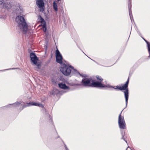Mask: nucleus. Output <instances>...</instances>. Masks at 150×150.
<instances>
[{
	"instance_id": "f257e3e1",
	"label": "nucleus",
	"mask_w": 150,
	"mask_h": 150,
	"mask_svg": "<svg viewBox=\"0 0 150 150\" xmlns=\"http://www.w3.org/2000/svg\"><path fill=\"white\" fill-rule=\"evenodd\" d=\"M16 20L18 23V27L23 33L25 34L27 31L28 25L24 17L21 16H18L16 17Z\"/></svg>"
},
{
	"instance_id": "f03ea898",
	"label": "nucleus",
	"mask_w": 150,
	"mask_h": 150,
	"mask_svg": "<svg viewBox=\"0 0 150 150\" xmlns=\"http://www.w3.org/2000/svg\"><path fill=\"white\" fill-rule=\"evenodd\" d=\"M129 77L127 80V81L122 86H110L109 87L111 88H112L115 89H118L121 91L122 90H125L124 92L125 97V99L126 102V106H127L128 100L129 97V90L128 88L129 83Z\"/></svg>"
},
{
	"instance_id": "7ed1b4c3",
	"label": "nucleus",
	"mask_w": 150,
	"mask_h": 150,
	"mask_svg": "<svg viewBox=\"0 0 150 150\" xmlns=\"http://www.w3.org/2000/svg\"><path fill=\"white\" fill-rule=\"evenodd\" d=\"M61 71L64 75L67 76L70 74L71 70H73L76 74H78L81 76H83L81 74H80L77 70L74 69L71 66H68L65 64H61V66L60 68Z\"/></svg>"
},
{
	"instance_id": "20e7f679",
	"label": "nucleus",
	"mask_w": 150,
	"mask_h": 150,
	"mask_svg": "<svg viewBox=\"0 0 150 150\" xmlns=\"http://www.w3.org/2000/svg\"><path fill=\"white\" fill-rule=\"evenodd\" d=\"M122 111L121 112L119 115L118 119V123L119 127L120 129H125L126 128V123L125 122L124 117L121 115Z\"/></svg>"
},
{
	"instance_id": "39448f33",
	"label": "nucleus",
	"mask_w": 150,
	"mask_h": 150,
	"mask_svg": "<svg viewBox=\"0 0 150 150\" xmlns=\"http://www.w3.org/2000/svg\"><path fill=\"white\" fill-rule=\"evenodd\" d=\"M92 83L91 84L90 86L92 87H97L100 88H103L107 87V86L102 83L100 82L93 81H92Z\"/></svg>"
},
{
	"instance_id": "423d86ee",
	"label": "nucleus",
	"mask_w": 150,
	"mask_h": 150,
	"mask_svg": "<svg viewBox=\"0 0 150 150\" xmlns=\"http://www.w3.org/2000/svg\"><path fill=\"white\" fill-rule=\"evenodd\" d=\"M83 76L82 77H84L81 81V83L83 86H90L91 84V79L89 78H86L85 76L81 74Z\"/></svg>"
},
{
	"instance_id": "0eeeda50",
	"label": "nucleus",
	"mask_w": 150,
	"mask_h": 150,
	"mask_svg": "<svg viewBox=\"0 0 150 150\" xmlns=\"http://www.w3.org/2000/svg\"><path fill=\"white\" fill-rule=\"evenodd\" d=\"M56 61L57 63L61 64H63L62 61V57L58 49L56 51Z\"/></svg>"
},
{
	"instance_id": "6e6552de",
	"label": "nucleus",
	"mask_w": 150,
	"mask_h": 150,
	"mask_svg": "<svg viewBox=\"0 0 150 150\" xmlns=\"http://www.w3.org/2000/svg\"><path fill=\"white\" fill-rule=\"evenodd\" d=\"M36 3L38 7L40 8V11L43 12L44 11L43 8L44 6L43 0H36Z\"/></svg>"
},
{
	"instance_id": "1a4fd4ad",
	"label": "nucleus",
	"mask_w": 150,
	"mask_h": 150,
	"mask_svg": "<svg viewBox=\"0 0 150 150\" xmlns=\"http://www.w3.org/2000/svg\"><path fill=\"white\" fill-rule=\"evenodd\" d=\"M59 87L62 89H67L69 88L68 86H67L66 84L63 83H60L58 84Z\"/></svg>"
},
{
	"instance_id": "9d476101",
	"label": "nucleus",
	"mask_w": 150,
	"mask_h": 150,
	"mask_svg": "<svg viewBox=\"0 0 150 150\" xmlns=\"http://www.w3.org/2000/svg\"><path fill=\"white\" fill-rule=\"evenodd\" d=\"M31 60L34 64H36L38 59L37 56L35 57H31Z\"/></svg>"
},
{
	"instance_id": "9b49d317",
	"label": "nucleus",
	"mask_w": 150,
	"mask_h": 150,
	"mask_svg": "<svg viewBox=\"0 0 150 150\" xmlns=\"http://www.w3.org/2000/svg\"><path fill=\"white\" fill-rule=\"evenodd\" d=\"M31 60L34 64H36L38 59L37 56L35 57H31Z\"/></svg>"
},
{
	"instance_id": "f8f14e48",
	"label": "nucleus",
	"mask_w": 150,
	"mask_h": 150,
	"mask_svg": "<svg viewBox=\"0 0 150 150\" xmlns=\"http://www.w3.org/2000/svg\"><path fill=\"white\" fill-rule=\"evenodd\" d=\"M30 106L34 105L38 106L39 107H43V105L42 104L36 102H30Z\"/></svg>"
},
{
	"instance_id": "ddd939ff",
	"label": "nucleus",
	"mask_w": 150,
	"mask_h": 150,
	"mask_svg": "<svg viewBox=\"0 0 150 150\" xmlns=\"http://www.w3.org/2000/svg\"><path fill=\"white\" fill-rule=\"evenodd\" d=\"M128 8H129V16L130 17L131 20H132L131 16H132V14L131 12V2L130 1L129 5L128 4Z\"/></svg>"
},
{
	"instance_id": "4468645a",
	"label": "nucleus",
	"mask_w": 150,
	"mask_h": 150,
	"mask_svg": "<svg viewBox=\"0 0 150 150\" xmlns=\"http://www.w3.org/2000/svg\"><path fill=\"white\" fill-rule=\"evenodd\" d=\"M53 7L55 11H57L58 10L57 6V4L55 1H54L53 3Z\"/></svg>"
},
{
	"instance_id": "2eb2a0df",
	"label": "nucleus",
	"mask_w": 150,
	"mask_h": 150,
	"mask_svg": "<svg viewBox=\"0 0 150 150\" xmlns=\"http://www.w3.org/2000/svg\"><path fill=\"white\" fill-rule=\"evenodd\" d=\"M121 134L122 135V137L121 138L122 139H123L126 143H127V141L124 138V136L125 135V132L123 131L121 132Z\"/></svg>"
},
{
	"instance_id": "dca6fc26",
	"label": "nucleus",
	"mask_w": 150,
	"mask_h": 150,
	"mask_svg": "<svg viewBox=\"0 0 150 150\" xmlns=\"http://www.w3.org/2000/svg\"><path fill=\"white\" fill-rule=\"evenodd\" d=\"M40 21L41 23L43 24V25L45 24H46L45 20L41 16H40Z\"/></svg>"
},
{
	"instance_id": "f3484780",
	"label": "nucleus",
	"mask_w": 150,
	"mask_h": 150,
	"mask_svg": "<svg viewBox=\"0 0 150 150\" xmlns=\"http://www.w3.org/2000/svg\"><path fill=\"white\" fill-rule=\"evenodd\" d=\"M37 56L36 55H35V54L31 52L30 54V58L31 57H36Z\"/></svg>"
},
{
	"instance_id": "a211bd4d",
	"label": "nucleus",
	"mask_w": 150,
	"mask_h": 150,
	"mask_svg": "<svg viewBox=\"0 0 150 150\" xmlns=\"http://www.w3.org/2000/svg\"><path fill=\"white\" fill-rule=\"evenodd\" d=\"M42 28L44 32H46L47 30L46 25V24H45L42 25Z\"/></svg>"
},
{
	"instance_id": "6ab92c4d",
	"label": "nucleus",
	"mask_w": 150,
	"mask_h": 150,
	"mask_svg": "<svg viewBox=\"0 0 150 150\" xmlns=\"http://www.w3.org/2000/svg\"><path fill=\"white\" fill-rule=\"evenodd\" d=\"M96 78L98 80L102 81L103 80V79L100 76H97Z\"/></svg>"
},
{
	"instance_id": "aec40b11",
	"label": "nucleus",
	"mask_w": 150,
	"mask_h": 150,
	"mask_svg": "<svg viewBox=\"0 0 150 150\" xmlns=\"http://www.w3.org/2000/svg\"><path fill=\"white\" fill-rule=\"evenodd\" d=\"M30 106V103H27V104H24L23 106V108L27 107Z\"/></svg>"
},
{
	"instance_id": "412c9836",
	"label": "nucleus",
	"mask_w": 150,
	"mask_h": 150,
	"mask_svg": "<svg viewBox=\"0 0 150 150\" xmlns=\"http://www.w3.org/2000/svg\"><path fill=\"white\" fill-rule=\"evenodd\" d=\"M147 47L148 51L149 53V57H150V44L149 43V44H148L147 45Z\"/></svg>"
},
{
	"instance_id": "4be33fe9",
	"label": "nucleus",
	"mask_w": 150,
	"mask_h": 150,
	"mask_svg": "<svg viewBox=\"0 0 150 150\" xmlns=\"http://www.w3.org/2000/svg\"><path fill=\"white\" fill-rule=\"evenodd\" d=\"M35 65H36L38 69H40L41 67V65L40 64V63L37 64H37H35Z\"/></svg>"
},
{
	"instance_id": "5701e85b",
	"label": "nucleus",
	"mask_w": 150,
	"mask_h": 150,
	"mask_svg": "<svg viewBox=\"0 0 150 150\" xmlns=\"http://www.w3.org/2000/svg\"><path fill=\"white\" fill-rule=\"evenodd\" d=\"M21 104V103L19 102H16L15 103L13 104V105L14 106H17L18 105H19Z\"/></svg>"
},
{
	"instance_id": "b1692460",
	"label": "nucleus",
	"mask_w": 150,
	"mask_h": 150,
	"mask_svg": "<svg viewBox=\"0 0 150 150\" xmlns=\"http://www.w3.org/2000/svg\"><path fill=\"white\" fill-rule=\"evenodd\" d=\"M6 5L7 4L6 3H3V4L2 5V6L3 8H6L7 6Z\"/></svg>"
},
{
	"instance_id": "393cba45",
	"label": "nucleus",
	"mask_w": 150,
	"mask_h": 150,
	"mask_svg": "<svg viewBox=\"0 0 150 150\" xmlns=\"http://www.w3.org/2000/svg\"><path fill=\"white\" fill-rule=\"evenodd\" d=\"M3 0H2L1 1H0V5H2L3 3Z\"/></svg>"
},
{
	"instance_id": "a878e982",
	"label": "nucleus",
	"mask_w": 150,
	"mask_h": 150,
	"mask_svg": "<svg viewBox=\"0 0 150 150\" xmlns=\"http://www.w3.org/2000/svg\"><path fill=\"white\" fill-rule=\"evenodd\" d=\"M143 39L145 41V42H146V43H147V45H148V44L149 43V42H148L147 40H145L144 38H143Z\"/></svg>"
},
{
	"instance_id": "bb28decb",
	"label": "nucleus",
	"mask_w": 150,
	"mask_h": 150,
	"mask_svg": "<svg viewBox=\"0 0 150 150\" xmlns=\"http://www.w3.org/2000/svg\"><path fill=\"white\" fill-rule=\"evenodd\" d=\"M64 146L66 150H69L68 148H67V146L65 145Z\"/></svg>"
},
{
	"instance_id": "cd10ccee",
	"label": "nucleus",
	"mask_w": 150,
	"mask_h": 150,
	"mask_svg": "<svg viewBox=\"0 0 150 150\" xmlns=\"http://www.w3.org/2000/svg\"><path fill=\"white\" fill-rule=\"evenodd\" d=\"M57 0L58 1H60L61 0Z\"/></svg>"
}]
</instances>
